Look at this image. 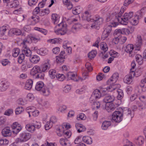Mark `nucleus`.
<instances>
[{
    "instance_id": "f257e3e1",
    "label": "nucleus",
    "mask_w": 146,
    "mask_h": 146,
    "mask_svg": "<svg viewBox=\"0 0 146 146\" xmlns=\"http://www.w3.org/2000/svg\"><path fill=\"white\" fill-rule=\"evenodd\" d=\"M81 17L83 20H87L89 22L94 21L91 26V27L94 29H98L100 23L103 21V19L98 15H96L93 18L90 11H86L82 15Z\"/></svg>"
},
{
    "instance_id": "f03ea898",
    "label": "nucleus",
    "mask_w": 146,
    "mask_h": 146,
    "mask_svg": "<svg viewBox=\"0 0 146 146\" xmlns=\"http://www.w3.org/2000/svg\"><path fill=\"white\" fill-rule=\"evenodd\" d=\"M40 38L35 35H30L28 36L27 38H25L23 41L22 44L23 46L22 53L27 56H30L31 54V52L29 48L27 47V44L32 42L36 43L40 40Z\"/></svg>"
},
{
    "instance_id": "7ed1b4c3",
    "label": "nucleus",
    "mask_w": 146,
    "mask_h": 146,
    "mask_svg": "<svg viewBox=\"0 0 146 146\" xmlns=\"http://www.w3.org/2000/svg\"><path fill=\"white\" fill-rule=\"evenodd\" d=\"M142 40L141 36L140 35H138L136 43L135 44V48L134 50L133 45L132 44H129L125 47V51L127 53H129L130 57H133L135 54V50H139L142 44Z\"/></svg>"
},
{
    "instance_id": "20e7f679",
    "label": "nucleus",
    "mask_w": 146,
    "mask_h": 146,
    "mask_svg": "<svg viewBox=\"0 0 146 146\" xmlns=\"http://www.w3.org/2000/svg\"><path fill=\"white\" fill-rule=\"evenodd\" d=\"M30 74L34 78L43 79L44 75V73H41L40 67L38 66H34L30 72Z\"/></svg>"
},
{
    "instance_id": "39448f33",
    "label": "nucleus",
    "mask_w": 146,
    "mask_h": 146,
    "mask_svg": "<svg viewBox=\"0 0 146 146\" xmlns=\"http://www.w3.org/2000/svg\"><path fill=\"white\" fill-rule=\"evenodd\" d=\"M133 14L132 12H130L128 13H125L122 18L119 17L118 20L119 22L123 25H126L127 24L128 22L133 18Z\"/></svg>"
},
{
    "instance_id": "423d86ee",
    "label": "nucleus",
    "mask_w": 146,
    "mask_h": 146,
    "mask_svg": "<svg viewBox=\"0 0 146 146\" xmlns=\"http://www.w3.org/2000/svg\"><path fill=\"white\" fill-rule=\"evenodd\" d=\"M67 76L68 80H71L75 81H78V80H80L82 81L85 80L88 77V76L86 75L85 73L83 74V77L82 78L78 76L75 74L71 72H68L67 74Z\"/></svg>"
},
{
    "instance_id": "0eeeda50",
    "label": "nucleus",
    "mask_w": 146,
    "mask_h": 146,
    "mask_svg": "<svg viewBox=\"0 0 146 146\" xmlns=\"http://www.w3.org/2000/svg\"><path fill=\"white\" fill-rule=\"evenodd\" d=\"M58 26L61 27L57 30L54 31L55 33L57 35H63L66 34L67 29V25L65 22H61L58 25Z\"/></svg>"
},
{
    "instance_id": "6e6552de",
    "label": "nucleus",
    "mask_w": 146,
    "mask_h": 146,
    "mask_svg": "<svg viewBox=\"0 0 146 146\" xmlns=\"http://www.w3.org/2000/svg\"><path fill=\"white\" fill-rule=\"evenodd\" d=\"M112 121L115 122L119 123L122 121L123 119V114L119 111H114L112 115Z\"/></svg>"
},
{
    "instance_id": "1a4fd4ad",
    "label": "nucleus",
    "mask_w": 146,
    "mask_h": 146,
    "mask_svg": "<svg viewBox=\"0 0 146 146\" xmlns=\"http://www.w3.org/2000/svg\"><path fill=\"white\" fill-rule=\"evenodd\" d=\"M119 74L117 73H114L111 78L108 80L106 82V84L109 85H114L116 87V85L114 84L115 83L118 77Z\"/></svg>"
},
{
    "instance_id": "9d476101",
    "label": "nucleus",
    "mask_w": 146,
    "mask_h": 146,
    "mask_svg": "<svg viewBox=\"0 0 146 146\" xmlns=\"http://www.w3.org/2000/svg\"><path fill=\"white\" fill-rule=\"evenodd\" d=\"M135 74V72L133 71L130 72L124 78L123 80L124 82L128 84H130L132 82V79L134 76Z\"/></svg>"
},
{
    "instance_id": "9b49d317",
    "label": "nucleus",
    "mask_w": 146,
    "mask_h": 146,
    "mask_svg": "<svg viewBox=\"0 0 146 146\" xmlns=\"http://www.w3.org/2000/svg\"><path fill=\"white\" fill-rule=\"evenodd\" d=\"M118 25V23L116 22L111 23L109 24H107L104 26V31L110 34L111 31L112 27H116Z\"/></svg>"
},
{
    "instance_id": "f8f14e48",
    "label": "nucleus",
    "mask_w": 146,
    "mask_h": 146,
    "mask_svg": "<svg viewBox=\"0 0 146 146\" xmlns=\"http://www.w3.org/2000/svg\"><path fill=\"white\" fill-rule=\"evenodd\" d=\"M123 116L126 119L130 118L131 119L133 117V115H132L131 110L128 108H126L123 110Z\"/></svg>"
},
{
    "instance_id": "ddd939ff",
    "label": "nucleus",
    "mask_w": 146,
    "mask_h": 146,
    "mask_svg": "<svg viewBox=\"0 0 146 146\" xmlns=\"http://www.w3.org/2000/svg\"><path fill=\"white\" fill-rule=\"evenodd\" d=\"M19 136L23 141L24 142L29 140L31 137V134L30 133L23 131L20 133Z\"/></svg>"
},
{
    "instance_id": "4468645a",
    "label": "nucleus",
    "mask_w": 146,
    "mask_h": 146,
    "mask_svg": "<svg viewBox=\"0 0 146 146\" xmlns=\"http://www.w3.org/2000/svg\"><path fill=\"white\" fill-rule=\"evenodd\" d=\"M49 60H47L40 67L41 73L46 72L49 70L50 66V65L49 62Z\"/></svg>"
},
{
    "instance_id": "2eb2a0df",
    "label": "nucleus",
    "mask_w": 146,
    "mask_h": 146,
    "mask_svg": "<svg viewBox=\"0 0 146 146\" xmlns=\"http://www.w3.org/2000/svg\"><path fill=\"white\" fill-rule=\"evenodd\" d=\"M12 126V132L15 134H17L21 130L22 128L21 125L17 123H14Z\"/></svg>"
},
{
    "instance_id": "dca6fc26",
    "label": "nucleus",
    "mask_w": 146,
    "mask_h": 146,
    "mask_svg": "<svg viewBox=\"0 0 146 146\" xmlns=\"http://www.w3.org/2000/svg\"><path fill=\"white\" fill-rule=\"evenodd\" d=\"M3 2L6 3V5L10 8L16 7L19 5L18 1H13L11 2L9 1H3Z\"/></svg>"
},
{
    "instance_id": "f3484780",
    "label": "nucleus",
    "mask_w": 146,
    "mask_h": 146,
    "mask_svg": "<svg viewBox=\"0 0 146 146\" xmlns=\"http://www.w3.org/2000/svg\"><path fill=\"white\" fill-rule=\"evenodd\" d=\"M126 8L125 7H123L121 9L120 12L118 13H117L115 12L114 13L115 14V16H114V17L115 18V20L116 21H117L119 22V20H118L119 17L120 18H122L123 16H122L121 15L124 13V11L125 10Z\"/></svg>"
},
{
    "instance_id": "a211bd4d",
    "label": "nucleus",
    "mask_w": 146,
    "mask_h": 146,
    "mask_svg": "<svg viewBox=\"0 0 146 146\" xmlns=\"http://www.w3.org/2000/svg\"><path fill=\"white\" fill-rule=\"evenodd\" d=\"M9 85V83L6 81H2L0 83V90L4 91L8 88Z\"/></svg>"
},
{
    "instance_id": "6ab92c4d",
    "label": "nucleus",
    "mask_w": 146,
    "mask_h": 146,
    "mask_svg": "<svg viewBox=\"0 0 146 146\" xmlns=\"http://www.w3.org/2000/svg\"><path fill=\"white\" fill-rule=\"evenodd\" d=\"M1 133L2 135L5 137H10L11 135V132L9 127L3 129L2 130Z\"/></svg>"
},
{
    "instance_id": "aec40b11",
    "label": "nucleus",
    "mask_w": 146,
    "mask_h": 146,
    "mask_svg": "<svg viewBox=\"0 0 146 146\" xmlns=\"http://www.w3.org/2000/svg\"><path fill=\"white\" fill-rule=\"evenodd\" d=\"M115 97L113 96L107 95L105 96L103 99L104 102L106 104L112 103L115 100Z\"/></svg>"
},
{
    "instance_id": "412c9836",
    "label": "nucleus",
    "mask_w": 146,
    "mask_h": 146,
    "mask_svg": "<svg viewBox=\"0 0 146 146\" xmlns=\"http://www.w3.org/2000/svg\"><path fill=\"white\" fill-rule=\"evenodd\" d=\"M116 107L113 103H108L106 104V109L108 112H111L114 111Z\"/></svg>"
},
{
    "instance_id": "4be33fe9",
    "label": "nucleus",
    "mask_w": 146,
    "mask_h": 146,
    "mask_svg": "<svg viewBox=\"0 0 146 146\" xmlns=\"http://www.w3.org/2000/svg\"><path fill=\"white\" fill-rule=\"evenodd\" d=\"M25 128L27 131L31 133H33L35 130V127L32 122L31 123L27 124L25 126Z\"/></svg>"
},
{
    "instance_id": "5701e85b",
    "label": "nucleus",
    "mask_w": 146,
    "mask_h": 146,
    "mask_svg": "<svg viewBox=\"0 0 146 146\" xmlns=\"http://www.w3.org/2000/svg\"><path fill=\"white\" fill-rule=\"evenodd\" d=\"M40 57L37 55H34L30 57L29 60L31 63L34 64H36L40 61Z\"/></svg>"
},
{
    "instance_id": "b1692460",
    "label": "nucleus",
    "mask_w": 146,
    "mask_h": 146,
    "mask_svg": "<svg viewBox=\"0 0 146 146\" xmlns=\"http://www.w3.org/2000/svg\"><path fill=\"white\" fill-rule=\"evenodd\" d=\"M75 127L77 131L80 133L85 131L86 129L85 127L82 125L80 123H76L75 125Z\"/></svg>"
},
{
    "instance_id": "393cba45",
    "label": "nucleus",
    "mask_w": 146,
    "mask_h": 146,
    "mask_svg": "<svg viewBox=\"0 0 146 146\" xmlns=\"http://www.w3.org/2000/svg\"><path fill=\"white\" fill-rule=\"evenodd\" d=\"M44 86L43 82L39 81L37 83L35 87V89L36 90L41 92L42 90V88Z\"/></svg>"
},
{
    "instance_id": "a878e982",
    "label": "nucleus",
    "mask_w": 146,
    "mask_h": 146,
    "mask_svg": "<svg viewBox=\"0 0 146 146\" xmlns=\"http://www.w3.org/2000/svg\"><path fill=\"white\" fill-rule=\"evenodd\" d=\"M33 81L31 79L27 80L25 83V89L30 90L32 87Z\"/></svg>"
},
{
    "instance_id": "bb28decb",
    "label": "nucleus",
    "mask_w": 146,
    "mask_h": 146,
    "mask_svg": "<svg viewBox=\"0 0 146 146\" xmlns=\"http://www.w3.org/2000/svg\"><path fill=\"white\" fill-rule=\"evenodd\" d=\"M40 92L45 96H48L50 93V88L45 86L43 88L42 90Z\"/></svg>"
},
{
    "instance_id": "cd10ccee",
    "label": "nucleus",
    "mask_w": 146,
    "mask_h": 146,
    "mask_svg": "<svg viewBox=\"0 0 146 146\" xmlns=\"http://www.w3.org/2000/svg\"><path fill=\"white\" fill-rule=\"evenodd\" d=\"M60 142L62 146H71V143L69 141L66 139L61 138L60 139Z\"/></svg>"
},
{
    "instance_id": "c85d7f7f",
    "label": "nucleus",
    "mask_w": 146,
    "mask_h": 146,
    "mask_svg": "<svg viewBox=\"0 0 146 146\" xmlns=\"http://www.w3.org/2000/svg\"><path fill=\"white\" fill-rule=\"evenodd\" d=\"M82 140L84 142L87 144H91L92 143V139L88 136H84L82 137Z\"/></svg>"
},
{
    "instance_id": "c756f323",
    "label": "nucleus",
    "mask_w": 146,
    "mask_h": 146,
    "mask_svg": "<svg viewBox=\"0 0 146 146\" xmlns=\"http://www.w3.org/2000/svg\"><path fill=\"white\" fill-rule=\"evenodd\" d=\"M135 142L136 144L141 145L144 143V138L143 136H139L136 139Z\"/></svg>"
},
{
    "instance_id": "7c9ffc66",
    "label": "nucleus",
    "mask_w": 146,
    "mask_h": 146,
    "mask_svg": "<svg viewBox=\"0 0 146 146\" xmlns=\"http://www.w3.org/2000/svg\"><path fill=\"white\" fill-rule=\"evenodd\" d=\"M92 95L97 100L99 99L101 96L100 91L97 89H96L94 91Z\"/></svg>"
},
{
    "instance_id": "2f4dec72",
    "label": "nucleus",
    "mask_w": 146,
    "mask_h": 146,
    "mask_svg": "<svg viewBox=\"0 0 146 146\" xmlns=\"http://www.w3.org/2000/svg\"><path fill=\"white\" fill-rule=\"evenodd\" d=\"M38 53H39L41 55L44 56L47 54L48 50L44 48H40L37 50Z\"/></svg>"
},
{
    "instance_id": "473e14b6",
    "label": "nucleus",
    "mask_w": 146,
    "mask_h": 146,
    "mask_svg": "<svg viewBox=\"0 0 146 146\" xmlns=\"http://www.w3.org/2000/svg\"><path fill=\"white\" fill-rule=\"evenodd\" d=\"M140 87L141 88H143L142 90L143 92H145L146 90V78L142 79L140 83Z\"/></svg>"
},
{
    "instance_id": "72a5a7b5",
    "label": "nucleus",
    "mask_w": 146,
    "mask_h": 146,
    "mask_svg": "<svg viewBox=\"0 0 146 146\" xmlns=\"http://www.w3.org/2000/svg\"><path fill=\"white\" fill-rule=\"evenodd\" d=\"M111 122L109 121H105L102 123V129L106 130L111 125Z\"/></svg>"
},
{
    "instance_id": "f704fd0d",
    "label": "nucleus",
    "mask_w": 146,
    "mask_h": 146,
    "mask_svg": "<svg viewBox=\"0 0 146 146\" xmlns=\"http://www.w3.org/2000/svg\"><path fill=\"white\" fill-rule=\"evenodd\" d=\"M51 18L54 24H57L59 21V17L56 14H53L52 15Z\"/></svg>"
},
{
    "instance_id": "c9c22d12",
    "label": "nucleus",
    "mask_w": 146,
    "mask_h": 146,
    "mask_svg": "<svg viewBox=\"0 0 146 146\" xmlns=\"http://www.w3.org/2000/svg\"><path fill=\"white\" fill-rule=\"evenodd\" d=\"M82 9L80 6H77L75 8H74L72 10L73 13L75 15L79 14L81 12Z\"/></svg>"
},
{
    "instance_id": "e433bc0d",
    "label": "nucleus",
    "mask_w": 146,
    "mask_h": 146,
    "mask_svg": "<svg viewBox=\"0 0 146 146\" xmlns=\"http://www.w3.org/2000/svg\"><path fill=\"white\" fill-rule=\"evenodd\" d=\"M8 26L7 25L6 26H3L0 28V31L1 35H5V31L7 30L9 31L8 29Z\"/></svg>"
},
{
    "instance_id": "4c0bfd02",
    "label": "nucleus",
    "mask_w": 146,
    "mask_h": 146,
    "mask_svg": "<svg viewBox=\"0 0 146 146\" xmlns=\"http://www.w3.org/2000/svg\"><path fill=\"white\" fill-rule=\"evenodd\" d=\"M109 86L107 87L106 89H105L104 90H101V91L102 92H106V91H108L109 92H111L114 90H115V88H116V87L114 85H109Z\"/></svg>"
},
{
    "instance_id": "58836bf2",
    "label": "nucleus",
    "mask_w": 146,
    "mask_h": 146,
    "mask_svg": "<svg viewBox=\"0 0 146 146\" xmlns=\"http://www.w3.org/2000/svg\"><path fill=\"white\" fill-rule=\"evenodd\" d=\"M116 91L118 94L117 98L118 100H121L123 98L124 96L123 91L121 89H117V90Z\"/></svg>"
},
{
    "instance_id": "ea45409f",
    "label": "nucleus",
    "mask_w": 146,
    "mask_h": 146,
    "mask_svg": "<svg viewBox=\"0 0 146 146\" xmlns=\"http://www.w3.org/2000/svg\"><path fill=\"white\" fill-rule=\"evenodd\" d=\"M136 61L139 64H141L143 63V57L139 54H136L135 56Z\"/></svg>"
},
{
    "instance_id": "a19ab883",
    "label": "nucleus",
    "mask_w": 146,
    "mask_h": 146,
    "mask_svg": "<svg viewBox=\"0 0 146 146\" xmlns=\"http://www.w3.org/2000/svg\"><path fill=\"white\" fill-rule=\"evenodd\" d=\"M139 20V19L134 16V17L132 18L129 22L132 25H136L138 23Z\"/></svg>"
},
{
    "instance_id": "79ce46f5",
    "label": "nucleus",
    "mask_w": 146,
    "mask_h": 146,
    "mask_svg": "<svg viewBox=\"0 0 146 146\" xmlns=\"http://www.w3.org/2000/svg\"><path fill=\"white\" fill-rule=\"evenodd\" d=\"M49 74L52 79L54 78L57 75L56 70L54 69L50 70L49 71Z\"/></svg>"
},
{
    "instance_id": "37998d69",
    "label": "nucleus",
    "mask_w": 146,
    "mask_h": 146,
    "mask_svg": "<svg viewBox=\"0 0 146 146\" xmlns=\"http://www.w3.org/2000/svg\"><path fill=\"white\" fill-rule=\"evenodd\" d=\"M64 4L66 6L68 9H71L73 7L72 5L69 1H63Z\"/></svg>"
},
{
    "instance_id": "c03bdc74",
    "label": "nucleus",
    "mask_w": 146,
    "mask_h": 146,
    "mask_svg": "<svg viewBox=\"0 0 146 146\" xmlns=\"http://www.w3.org/2000/svg\"><path fill=\"white\" fill-rule=\"evenodd\" d=\"M50 12V10L48 9L41 10V11L39 13V16H42L48 14Z\"/></svg>"
},
{
    "instance_id": "a18cd8bd",
    "label": "nucleus",
    "mask_w": 146,
    "mask_h": 146,
    "mask_svg": "<svg viewBox=\"0 0 146 146\" xmlns=\"http://www.w3.org/2000/svg\"><path fill=\"white\" fill-rule=\"evenodd\" d=\"M20 52V50L19 48H14L13 50V56L15 58L17 57L19 55Z\"/></svg>"
},
{
    "instance_id": "49530a36",
    "label": "nucleus",
    "mask_w": 146,
    "mask_h": 146,
    "mask_svg": "<svg viewBox=\"0 0 146 146\" xmlns=\"http://www.w3.org/2000/svg\"><path fill=\"white\" fill-rule=\"evenodd\" d=\"M32 124L34 125L35 128L39 129L41 127V123L40 122L33 120L32 121Z\"/></svg>"
},
{
    "instance_id": "de8ad7c7",
    "label": "nucleus",
    "mask_w": 146,
    "mask_h": 146,
    "mask_svg": "<svg viewBox=\"0 0 146 146\" xmlns=\"http://www.w3.org/2000/svg\"><path fill=\"white\" fill-rule=\"evenodd\" d=\"M61 39L60 38H54L53 39H50L48 40V41L52 44H58L61 41Z\"/></svg>"
},
{
    "instance_id": "09e8293b",
    "label": "nucleus",
    "mask_w": 146,
    "mask_h": 146,
    "mask_svg": "<svg viewBox=\"0 0 146 146\" xmlns=\"http://www.w3.org/2000/svg\"><path fill=\"white\" fill-rule=\"evenodd\" d=\"M86 117L85 115L82 113H81L77 116V119L78 120H84L86 119Z\"/></svg>"
},
{
    "instance_id": "8fccbe9b",
    "label": "nucleus",
    "mask_w": 146,
    "mask_h": 146,
    "mask_svg": "<svg viewBox=\"0 0 146 146\" xmlns=\"http://www.w3.org/2000/svg\"><path fill=\"white\" fill-rule=\"evenodd\" d=\"M96 54L97 52L96 51L92 50L88 54V58L92 59L95 57Z\"/></svg>"
},
{
    "instance_id": "3c124183",
    "label": "nucleus",
    "mask_w": 146,
    "mask_h": 146,
    "mask_svg": "<svg viewBox=\"0 0 146 146\" xmlns=\"http://www.w3.org/2000/svg\"><path fill=\"white\" fill-rule=\"evenodd\" d=\"M24 110V109L22 106H20L17 108L15 110V113L16 115L20 114Z\"/></svg>"
},
{
    "instance_id": "603ef678",
    "label": "nucleus",
    "mask_w": 146,
    "mask_h": 146,
    "mask_svg": "<svg viewBox=\"0 0 146 146\" xmlns=\"http://www.w3.org/2000/svg\"><path fill=\"white\" fill-rule=\"evenodd\" d=\"M93 109H98L100 107V103L99 102H96L92 104Z\"/></svg>"
},
{
    "instance_id": "864d4df0",
    "label": "nucleus",
    "mask_w": 146,
    "mask_h": 146,
    "mask_svg": "<svg viewBox=\"0 0 146 146\" xmlns=\"http://www.w3.org/2000/svg\"><path fill=\"white\" fill-rule=\"evenodd\" d=\"M25 59V55L22 53L20 54L18 58V62L19 64H21Z\"/></svg>"
},
{
    "instance_id": "5fc2aeb1",
    "label": "nucleus",
    "mask_w": 146,
    "mask_h": 146,
    "mask_svg": "<svg viewBox=\"0 0 146 146\" xmlns=\"http://www.w3.org/2000/svg\"><path fill=\"white\" fill-rule=\"evenodd\" d=\"M34 29L40 32L44 35H46L47 33V31L46 30L37 27H35Z\"/></svg>"
},
{
    "instance_id": "6e6d98bb",
    "label": "nucleus",
    "mask_w": 146,
    "mask_h": 146,
    "mask_svg": "<svg viewBox=\"0 0 146 146\" xmlns=\"http://www.w3.org/2000/svg\"><path fill=\"white\" fill-rule=\"evenodd\" d=\"M101 46L102 49L104 52H105L108 50V48L106 43L103 42L102 43Z\"/></svg>"
},
{
    "instance_id": "4d7b16f0",
    "label": "nucleus",
    "mask_w": 146,
    "mask_h": 146,
    "mask_svg": "<svg viewBox=\"0 0 146 146\" xmlns=\"http://www.w3.org/2000/svg\"><path fill=\"white\" fill-rule=\"evenodd\" d=\"M82 26L81 24H76L74 25L72 28V30L74 32V30L77 31L80 29Z\"/></svg>"
},
{
    "instance_id": "13d9d810",
    "label": "nucleus",
    "mask_w": 146,
    "mask_h": 146,
    "mask_svg": "<svg viewBox=\"0 0 146 146\" xmlns=\"http://www.w3.org/2000/svg\"><path fill=\"white\" fill-rule=\"evenodd\" d=\"M143 15L139 11L135 13L134 16L138 19H140L142 18Z\"/></svg>"
},
{
    "instance_id": "bf43d9fd",
    "label": "nucleus",
    "mask_w": 146,
    "mask_h": 146,
    "mask_svg": "<svg viewBox=\"0 0 146 146\" xmlns=\"http://www.w3.org/2000/svg\"><path fill=\"white\" fill-rule=\"evenodd\" d=\"M56 78L57 79L61 81H63L65 78L64 75L62 74H59L56 76Z\"/></svg>"
},
{
    "instance_id": "052dcab7",
    "label": "nucleus",
    "mask_w": 146,
    "mask_h": 146,
    "mask_svg": "<svg viewBox=\"0 0 146 146\" xmlns=\"http://www.w3.org/2000/svg\"><path fill=\"white\" fill-rule=\"evenodd\" d=\"M41 10L40 9L39 7H36L33 10V14L34 15L38 14L39 15V13L41 11Z\"/></svg>"
},
{
    "instance_id": "680f3d73",
    "label": "nucleus",
    "mask_w": 146,
    "mask_h": 146,
    "mask_svg": "<svg viewBox=\"0 0 146 146\" xmlns=\"http://www.w3.org/2000/svg\"><path fill=\"white\" fill-rule=\"evenodd\" d=\"M109 34V33L106 32V31H104L101 36L102 39L103 40H105L107 38Z\"/></svg>"
},
{
    "instance_id": "e2e57ef3",
    "label": "nucleus",
    "mask_w": 146,
    "mask_h": 146,
    "mask_svg": "<svg viewBox=\"0 0 146 146\" xmlns=\"http://www.w3.org/2000/svg\"><path fill=\"white\" fill-rule=\"evenodd\" d=\"M119 42L121 44H123L127 40L126 37L124 36H119Z\"/></svg>"
},
{
    "instance_id": "0e129e2a",
    "label": "nucleus",
    "mask_w": 146,
    "mask_h": 146,
    "mask_svg": "<svg viewBox=\"0 0 146 146\" xmlns=\"http://www.w3.org/2000/svg\"><path fill=\"white\" fill-rule=\"evenodd\" d=\"M115 35L117 36L118 37L120 36L122 34L121 30L120 29H117L115 31L114 34Z\"/></svg>"
},
{
    "instance_id": "69168bd1",
    "label": "nucleus",
    "mask_w": 146,
    "mask_h": 146,
    "mask_svg": "<svg viewBox=\"0 0 146 146\" xmlns=\"http://www.w3.org/2000/svg\"><path fill=\"white\" fill-rule=\"evenodd\" d=\"M9 142L8 140L6 139H1L0 140V145H7Z\"/></svg>"
},
{
    "instance_id": "338daca9",
    "label": "nucleus",
    "mask_w": 146,
    "mask_h": 146,
    "mask_svg": "<svg viewBox=\"0 0 146 146\" xmlns=\"http://www.w3.org/2000/svg\"><path fill=\"white\" fill-rule=\"evenodd\" d=\"M105 76L104 74L101 73H99V74L97 76L96 79L100 81L103 78H104Z\"/></svg>"
},
{
    "instance_id": "774afa93",
    "label": "nucleus",
    "mask_w": 146,
    "mask_h": 146,
    "mask_svg": "<svg viewBox=\"0 0 146 146\" xmlns=\"http://www.w3.org/2000/svg\"><path fill=\"white\" fill-rule=\"evenodd\" d=\"M52 126V123L51 122H47L45 125V128L46 130H48Z\"/></svg>"
}]
</instances>
